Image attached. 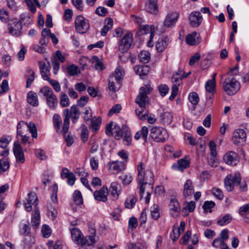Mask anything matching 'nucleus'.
I'll use <instances>...</instances> for the list:
<instances>
[{"label": "nucleus", "instance_id": "obj_52", "mask_svg": "<svg viewBox=\"0 0 249 249\" xmlns=\"http://www.w3.org/2000/svg\"><path fill=\"white\" fill-rule=\"evenodd\" d=\"M60 104L63 107H67L70 105V101L68 96L64 92L60 95Z\"/></svg>", "mask_w": 249, "mask_h": 249}, {"label": "nucleus", "instance_id": "obj_24", "mask_svg": "<svg viewBox=\"0 0 249 249\" xmlns=\"http://www.w3.org/2000/svg\"><path fill=\"white\" fill-rule=\"evenodd\" d=\"M169 208L171 215L174 217H177L180 212V207L179 202L177 199H172L169 204Z\"/></svg>", "mask_w": 249, "mask_h": 249}, {"label": "nucleus", "instance_id": "obj_7", "mask_svg": "<svg viewBox=\"0 0 249 249\" xmlns=\"http://www.w3.org/2000/svg\"><path fill=\"white\" fill-rule=\"evenodd\" d=\"M241 180V177L240 173L236 172L234 175L229 174L225 178V186L228 191L231 192L234 186L239 184Z\"/></svg>", "mask_w": 249, "mask_h": 249}, {"label": "nucleus", "instance_id": "obj_63", "mask_svg": "<svg viewBox=\"0 0 249 249\" xmlns=\"http://www.w3.org/2000/svg\"><path fill=\"white\" fill-rule=\"evenodd\" d=\"M183 78V76H178V75H173L171 80L173 83V86H176L178 87L182 83V80Z\"/></svg>", "mask_w": 249, "mask_h": 249}, {"label": "nucleus", "instance_id": "obj_61", "mask_svg": "<svg viewBox=\"0 0 249 249\" xmlns=\"http://www.w3.org/2000/svg\"><path fill=\"white\" fill-rule=\"evenodd\" d=\"M124 73V71L122 68L119 66L114 71V75L112 76H113L116 79L121 82Z\"/></svg>", "mask_w": 249, "mask_h": 249}, {"label": "nucleus", "instance_id": "obj_25", "mask_svg": "<svg viewBox=\"0 0 249 249\" xmlns=\"http://www.w3.org/2000/svg\"><path fill=\"white\" fill-rule=\"evenodd\" d=\"M169 43V39L167 37H162L157 40L156 43V50L158 53L162 52Z\"/></svg>", "mask_w": 249, "mask_h": 249}, {"label": "nucleus", "instance_id": "obj_6", "mask_svg": "<svg viewBox=\"0 0 249 249\" xmlns=\"http://www.w3.org/2000/svg\"><path fill=\"white\" fill-rule=\"evenodd\" d=\"M150 136L158 142H164L169 138L167 130L160 126H153L150 129Z\"/></svg>", "mask_w": 249, "mask_h": 249}, {"label": "nucleus", "instance_id": "obj_47", "mask_svg": "<svg viewBox=\"0 0 249 249\" xmlns=\"http://www.w3.org/2000/svg\"><path fill=\"white\" fill-rule=\"evenodd\" d=\"M150 212L151 217L153 219L157 220L160 217V214L159 212V206L157 204H154L151 207Z\"/></svg>", "mask_w": 249, "mask_h": 249}, {"label": "nucleus", "instance_id": "obj_8", "mask_svg": "<svg viewBox=\"0 0 249 249\" xmlns=\"http://www.w3.org/2000/svg\"><path fill=\"white\" fill-rule=\"evenodd\" d=\"M74 23L76 31L79 34L86 33L89 28L88 20L80 15L76 17Z\"/></svg>", "mask_w": 249, "mask_h": 249}, {"label": "nucleus", "instance_id": "obj_46", "mask_svg": "<svg viewBox=\"0 0 249 249\" xmlns=\"http://www.w3.org/2000/svg\"><path fill=\"white\" fill-rule=\"evenodd\" d=\"M27 81L26 87L27 88L30 87L32 83L35 80V72L32 70H28L27 71Z\"/></svg>", "mask_w": 249, "mask_h": 249}, {"label": "nucleus", "instance_id": "obj_39", "mask_svg": "<svg viewBox=\"0 0 249 249\" xmlns=\"http://www.w3.org/2000/svg\"><path fill=\"white\" fill-rule=\"evenodd\" d=\"M109 192L115 199H117L120 194L119 185L116 182H112L110 185Z\"/></svg>", "mask_w": 249, "mask_h": 249}, {"label": "nucleus", "instance_id": "obj_2", "mask_svg": "<svg viewBox=\"0 0 249 249\" xmlns=\"http://www.w3.org/2000/svg\"><path fill=\"white\" fill-rule=\"evenodd\" d=\"M137 169L138 171L137 179L140 189V196L142 198L145 191V186L149 183L152 184L154 175L152 171L148 168L146 164L142 162L138 163Z\"/></svg>", "mask_w": 249, "mask_h": 249}, {"label": "nucleus", "instance_id": "obj_40", "mask_svg": "<svg viewBox=\"0 0 249 249\" xmlns=\"http://www.w3.org/2000/svg\"><path fill=\"white\" fill-rule=\"evenodd\" d=\"M46 102L47 105L52 110L55 109L58 105V100L54 94L48 97L46 99Z\"/></svg>", "mask_w": 249, "mask_h": 249}, {"label": "nucleus", "instance_id": "obj_56", "mask_svg": "<svg viewBox=\"0 0 249 249\" xmlns=\"http://www.w3.org/2000/svg\"><path fill=\"white\" fill-rule=\"evenodd\" d=\"M93 117L90 108L89 107H85L83 112V118L84 120L87 122Z\"/></svg>", "mask_w": 249, "mask_h": 249}, {"label": "nucleus", "instance_id": "obj_27", "mask_svg": "<svg viewBox=\"0 0 249 249\" xmlns=\"http://www.w3.org/2000/svg\"><path fill=\"white\" fill-rule=\"evenodd\" d=\"M194 193V187L192 181L187 179L184 184L183 195L185 196H191Z\"/></svg>", "mask_w": 249, "mask_h": 249}, {"label": "nucleus", "instance_id": "obj_15", "mask_svg": "<svg viewBox=\"0 0 249 249\" xmlns=\"http://www.w3.org/2000/svg\"><path fill=\"white\" fill-rule=\"evenodd\" d=\"M147 34H150V39L148 42V46H150L154 36V26L153 25L149 26L148 25L142 26L136 33L138 36H142Z\"/></svg>", "mask_w": 249, "mask_h": 249}, {"label": "nucleus", "instance_id": "obj_23", "mask_svg": "<svg viewBox=\"0 0 249 249\" xmlns=\"http://www.w3.org/2000/svg\"><path fill=\"white\" fill-rule=\"evenodd\" d=\"M39 70L42 78L47 81H49L51 78H50V63L48 62L47 65L45 62H40Z\"/></svg>", "mask_w": 249, "mask_h": 249}, {"label": "nucleus", "instance_id": "obj_1", "mask_svg": "<svg viewBox=\"0 0 249 249\" xmlns=\"http://www.w3.org/2000/svg\"><path fill=\"white\" fill-rule=\"evenodd\" d=\"M152 89L150 85H145L141 87L135 101L139 107L136 109L137 115L142 120L147 119V122L150 124L155 123L157 120L154 114H150L148 115V111L145 109L146 103L148 99L147 95L151 93Z\"/></svg>", "mask_w": 249, "mask_h": 249}, {"label": "nucleus", "instance_id": "obj_64", "mask_svg": "<svg viewBox=\"0 0 249 249\" xmlns=\"http://www.w3.org/2000/svg\"><path fill=\"white\" fill-rule=\"evenodd\" d=\"M136 202V198L134 197H131L126 199L125 202V206L126 208L132 209L134 207Z\"/></svg>", "mask_w": 249, "mask_h": 249}, {"label": "nucleus", "instance_id": "obj_21", "mask_svg": "<svg viewBox=\"0 0 249 249\" xmlns=\"http://www.w3.org/2000/svg\"><path fill=\"white\" fill-rule=\"evenodd\" d=\"M186 42L189 45H196L201 41L200 34L196 32H193L186 36Z\"/></svg>", "mask_w": 249, "mask_h": 249}, {"label": "nucleus", "instance_id": "obj_58", "mask_svg": "<svg viewBox=\"0 0 249 249\" xmlns=\"http://www.w3.org/2000/svg\"><path fill=\"white\" fill-rule=\"evenodd\" d=\"M11 140L12 138L9 136L1 138L0 139V147L6 149Z\"/></svg>", "mask_w": 249, "mask_h": 249}, {"label": "nucleus", "instance_id": "obj_45", "mask_svg": "<svg viewBox=\"0 0 249 249\" xmlns=\"http://www.w3.org/2000/svg\"><path fill=\"white\" fill-rule=\"evenodd\" d=\"M80 130L81 140L84 142H85L89 138V133L88 128L84 124H82L80 126Z\"/></svg>", "mask_w": 249, "mask_h": 249}, {"label": "nucleus", "instance_id": "obj_54", "mask_svg": "<svg viewBox=\"0 0 249 249\" xmlns=\"http://www.w3.org/2000/svg\"><path fill=\"white\" fill-rule=\"evenodd\" d=\"M114 131H113L112 135H114V137L116 140H120L122 138L123 132L120 129L119 126L115 124L113 127Z\"/></svg>", "mask_w": 249, "mask_h": 249}, {"label": "nucleus", "instance_id": "obj_37", "mask_svg": "<svg viewBox=\"0 0 249 249\" xmlns=\"http://www.w3.org/2000/svg\"><path fill=\"white\" fill-rule=\"evenodd\" d=\"M146 9L148 12L151 14H156L158 12L157 0H149Z\"/></svg>", "mask_w": 249, "mask_h": 249}, {"label": "nucleus", "instance_id": "obj_32", "mask_svg": "<svg viewBox=\"0 0 249 249\" xmlns=\"http://www.w3.org/2000/svg\"><path fill=\"white\" fill-rule=\"evenodd\" d=\"M173 116L171 113L165 112L160 115V121L163 124H170L173 121Z\"/></svg>", "mask_w": 249, "mask_h": 249}, {"label": "nucleus", "instance_id": "obj_44", "mask_svg": "<svg viewBox=\"0 0 249 249\" xmlns=\"http://www.w3.org/2000/svg\"><path fill=\"white\" fill-rule=\"evenodd\" d=\"M67 71L70 76L77 75L80 73L79 67L74 64L68 66L67 68Z\"/></svg>", "mask_w": 249, "mask_h": 249}, {"label": "nucleus", "instance_id": "obj_17", "mask_svg": "<svg viewBox=\"0 0 249 249\" xmlns=\"http://www.w3.org/2000/svg\"><path fill=\"white\" fill-rule=\"evenodd\" d=\"M246 133L242 129L235 130L232 137V142L235 145H239L241 142H245L246 140Z\"/></svg>", "mask_w": 249, "mask_h": 249}, {"label": "nucleus", "instance_id": "obj_38", "mask_svg": "<svg viewBox=\"0 0 249 249\" xmlns=\"http://www.w3.org/2000/svg\"><path fill=\"white\" fill-rule=\"evenodd\" d=\"M134 71L140 76L146 75L149 71V67L147 65L136 66Z\"/></svg>", "mask_w": 249, "mask_h": 249}, {"label": "nucleus", "instance_id": "obj_55", "mask_svg": "<svg viewBox=\"0 0 249 249\" xmlns=\"http://www.w3.org/2000/svg\"><path fill=\"white\" fill-rule=\"evenodd\" d=\"M146 244L141 242L130 243L127 246V249H146Z\"/></svg>", "mask_w": 249, "mask_h": 249}, {"label": "nucleus", "instance_id": "obj_31", "mask_svg": "<svg viewBox=\"0 0 249 249\" xmlns=\"http://www.w3.org/2000/svg\"><path fill=\"white\" fill-rule=\"evenodd\" d=\"M27 101L31 105L37 107L38 105V97L36 94L33 91H30L27 95Z\"/></svg>", "mask_w": 249, "mask_h": 249}, {"label": "nucleus", "instance_id": "obj_43", "mask_svg": "<svg viewBox=\"0 0 249 249\" xmlns=\"http://www.w3.org/2000/svg\"><path fill=\"white\" fill-rule=\"evenodd\" d=\"M232 219V217L230 214H227L219 219L217 221V223L220 226L227 225L231 222Z\"/></svg>", "mask_w": 249, "mask_h": 249}, {"label": "nucleus", "instance_id": "obj_4", "mask_svg": "<svg viewBox=\"0 0 249 249\" xmlns=\"http://www.w3.org/2000/svg\"><path fill=\"white\" fill-rule=\"evenodd\" d=\"M80 110L78 107L75 105H72L70 109L67 108L63 111V123L61 133L66 134L69 130L70 127V119L72 123L76 124L79 119Z\"/></svg>", "mask_w": 249, "mask_h": 249}, {"label": "nucleus", "instance_id": "obj_12", "mask_svg": "<svg viewBox=\"0 0 249 249\" xmlns=\"http://www.w3.org/2000/svg\"><path fill=\"white\" fill-rule=\"evenodd\" d=\"M22 25L18 22L17 18H12L11 22L8 24L9 33L13 35L18 36L21 34Z\"/></svg>", "mask_w": 249, "mask_h": 249}, {"label": "nucleus", "instance_id": "obj_9", "mask_svg": "<svg viewBox=\"0 0 249 249\" xmlns=\"http://www.w3.org/2000/svg\"><path fill=\"white\" fill-rule=\"evenodd\" d=\"M31 232V229L29 226V223L27 222L26 223H21L19 228V232L23 235L27 236L24 239V242L27 246L30 247L34 243V238L30 235H29Z\"/></svg>", "mask_w": 249, "mask_h": 249}, {"label": "nucleus", "instance_id": "obj_20", "mask_svg": "<svg viewBox=\"0 0 249 249\" xmlns=\"http://www.w3.org/2000/svg\"><path fill=\"white\" fill-rule=\"evenodd\" d=\"M189 160L185 159H181L178 160L177 163H174L172 166L173 170L183 172L184 170L190 166Z\"/></svg>", "mask_w": 249, "mask_h": 249}, {"label": "nucleus", "instance_id": "obj_22", "mask_svg": "<svg viewBox=\"0 0 249 249\" xmlns=\"http://www.w3.org/2000/svg\"><path fill=\"white\" fill-rule=\"evenodd\" d=\"M108 189L107 187L103 186L98 191H95L94 192L93 196L94 198L98 201L106 202L107 198Z\"/></svg>", "mask_w": 249, "mask_h": 249}, {"label": "nucleus", "instance_id": "obj_48", "mask_svg": "<svg viewBox=\"0 0 249 249\" xmlns=\"http://www.w3.org/2000/svg\"><path fill=\"white\" fill-rule=\"evenodd\" d=\"M0 19L3 22L10 23L11 22V18H10L9 12L4 9L0 10Z\"/></svg>", "mask_w": 249, "mask_h": 249}, {"label": "nucleus", "instance_id": "obj_59", "mask_svg": "<svg viewBox=\"0 0 249 249\" xmlns=\"http://www.w3.org/2000/svg\"><path fill=\"white\" fill-rule=\"evenodd\" d=\"M215 204L212 201H206L203 205V208L205 212H212V209L214 208Z\"/></svg>", "mask_w": 249, "mask_h": 249}, {"label": "nucleus", "instance_id": "obj_11", "mask_svg": "<svg viewBox=\"0 0 249 249\" xmlns=\"http://www.w3.org/2000/svg\"><path fill=\"white\" fill-rule=\"evenodd\" d=\"M133 42V35L131 33L125 34L122 39L119 45V50L122 53L127 51Z\"/></svg>", "mask_w": 249, "mask_h": 249}, {"label": "nucleus", "instance_id": "obj_29", "mask_svg": "<svg viewBox=\"0 0 249 249\" xmlns=\"http://www.w3.org/2000/svg\"><path fill=\"white\" fill-rule=\"evenodd\" d=\"M148 133V129L145 126H143L142 127L141 130L138 131L135 136L134 139L138 141L140 139H142L143 140L144 142H147V136Z\"/></svg>", "mask_w": 249, "mask_h": 249}, {"label": "nucleus", "instance_id": "obj_28", "mask_svg": "<svg viewBox=\"0 0 249 249\" xmlns=\"http://www.w3.org/2000/svg\"><path fill=\"white\" fill-rule=\"evenodd\" d=\"M53 126L57 133H61L63 124L61 116L58 114H54L53 118Z\"/></svg>", "mask_w": 249, "mask_h": 249}, {"label": "nucleus", "instance_id": "obj_51", "mask_svg": "<svg viewBox=\"0 0 249 249\" xmlns=\"http://www.w3.org/2000/svg\"><path fill=\"white\" fill-rule=\"evenodd\" d=\"M139 57L141 62L146 63L150 59V53L147 51H142L139 54Z\"/></svg>", "mask_w": 249, "mask_h": 249}, {"label": "nucleus", "instance_id": "obj_18", "mask_svg": "<svg viewBox=\"0 0 249 249\" xmlns=\"http://www.w3.org/2000/svg\"><path fill=\"white\" fill-rule=\"evenodd\" d=\"M202 17L199 12L193 11L189 17V24L193 27H198L202 21Z\"/></svg>", "mask_w": 249, "mask_h": 249}, {"label": "nucleus", "instance_id": "obj_50", "mask_svg": "<svg viewBox=\"0 0 249 249\" xmlns=\"http://www.w3.org/2000/svg\"><path fill=\"white\" fill-rule=\"evenodd\" d=\"M73 199L74 202L77 205H81L83 203V199L81 193L78 190H75L73 195Z\"/></svg>", "mask_w": 249, "mask_h": 249}, {"label": "nucleus", "instance_id": "obj_41", "mask_svg": "<svg viewBox=\"0 0 249 249\" xmlns=\"http://www.w3.org/2000/svg\"><path fill=\"white\" fill-rule=\"evenodd\" d=\"M71 235L72 239L75 243L77 244L80 241L82 238V233L78 229L73 228L71 231Z\"/></svg>", "mask_w": 249, "mask_h": 249}, {"label": "nucleus", "instance_id": "obj_42", "mask_svg": "<svg viewBox=\"0 0 249 249\" xmlns=\"http://www.w3.org/2000/svg\"><path fill=\"white\" fill-rule=\"evenodd\" d=\"M27 127L30 131V132L32 134V137L33 138H36L37 137V129L36 127V126L35 124L30 122L29 123H27L26 124H25L23 128Z\"/></svg>", "mask_w": 249, "mask_h": 249}, {"label": "nucleus", "instance_id": "obj_30", "mask_svg": "<svg viewBox=\"0 0 249 249\" xmlns=\"http://www.w3.org/2000/svg\"><path fill=\"white\" fill-rule=\"evenodd\" d=\"M121 86V81L116 79L113 76H110L109 78L108 87L110 90L114 93L118 90Z\"/></svg>", "mask_w": 249, "mask_h": 249}, {"label": "nucleus", "instance_id": "obj_5", "mask_svg": "<svg viewBox=\"0 0 249 249\" xmlns=\"http://www.w3.org/2000/svg\"><path fill=\"white\" fill-rule=\"evenodd\" d=\"M223 87L227 94L233 95L240 89V84L234 77H229L225 79L223 83Z\"/></svg>", "mask_w": 249, "mask_h": 249}, {"label": "nucleus", "instance_id": "obj_26", "mask_svg": "<svg viewBox=\"0 0 249 249\" xmlns=\"http://www.w3.org/2000/svg\"><path fill=\"white\" fill-rule=\"evenodd\" d=\"M95 243V239L93 236L89 235L85 237H82L80 241L78 244H80L81 247L84 249H88V247L92 246Z\"/></svg>", "mask_w": 249, "mask_h": 249}, {"label": "nucleus", "instance_id": "obj_62", "mask_svg": "<svg viewBox=\"0 0 249 249\" xmlns=\"http://www.w3.org/2000/svg\"><path fill=\"white\" fill-rule=\"evenodd\" d=\"M7 5L14 13H16L18 10V6L14 0H7Z\"/></svg>", "mask_w": 249, "mask_h": 249}, {"label": "nucleus", "instance_id": "obj_53", "mask_svg": "<svg viewBox=\"0 0 249 249\" xmlns=\"http://www.w3.org/2000/svg\"><path fill=\"white\" fill-rule=\"evenodd\" d=\"M188 99L190 102L193 105H197L199 101V96L195 92H192L189 94Z\"/></svg>", "mask_w": 249, "mask_h": 249}, {"label": "nucleus", "instance_id": "obj_16", "mask_svg": "<svg viewBox=\"0 0 249 249\" xmlns=\"http://www.w3.org/2000/svg\"><path fill=\"white\" fill-rule=\"evenodd\" d=\"M179 15L178 13L175 12L167 14L163 23L164 27L169 28L175 26L178 18Z\"/></svg>", "mask_w": 249, "mask_h": 249}, {"label": "nucleus", "instance_id": "obj_34", "mask_svg": "<svg viewBox=\"0 0 249 249\" xmlns=\"http://www.w3.org/2000/svg\"><path fill=\"white\" fill-rule=\"evenodd\" d=\"M216 75V73H214L213 75V78L212 79H210L207 81L205 84V87L206 90L210 93L213 92L215 90V76Z\"/></svg>", "mask_w": 249, "mask_h": 249}, {"label": "nucleus", "instance_id": "obj_60", "mask_svg": "<svg viewBox=\"0 0 249 249\" xmlns=\"http://www.w3.org/2000/svg\"><path fill=\"white\" fill-rule=\"evenodd\" d=\"M39 92L42 93L46 99L54 94L52 89L48 86L41 88Z\"/></svg>", "mask_w": 249, "mask_h": 249}, {"label": "nucleus", "instance_id": "obj_19", "mask_svg": "<svg viewBox=\"0 0 249 249\" xmlns=\"http://www.w3.org/2000/svg\"><path fill=\"white\" fill-rule=\"evenodd\" d=\"M26 124V122L24 121H20L17 125V136H20L21 137V143L26 145L27 143L28 144L29 146L32 144V142L29 141L30 137L26 135H23L24 132L22 131L24 126Z\"/></svg>", "mask_w": 249, "mask_h": 249}, {"label": "nucleus", "instance_id": "obj_3", "mask_svg": "<svg viewBox=\"0 0 249 249\" xmlns=\"http://www.w3.org/2000/svg\"><path fill=\"white\" fill-rule=\"evenodd\" d=\"M37 204L38 199L35 193L31 192L29 193L26 202L24 203L26 210L28 212H31L33 209L32 206L36 208ZM40 223V213L39 210L36 208L32 215L31 223L33 226L36 228L39 225Z\"/></svg>", "mask_w": 249, "mask_h": 249}, {"label": "nucleus", "instance_id": "obj_36", "mask_svg": "<svg viewBox=\"0 0 249 249\" xmlns=\"http://www.w3.org/2000/svg\"><path fill=\"white\" fill-rule=\"evenodd\" d=\"M22 25H29L32 23V19L29 13H24L20 15L19 19L18 21Z\"/></svg>", "mask_w": 249, "mask_h": 249}, {"label": "nucleus", "instance_id": "obj_49", "mask_svg": "<svg viewBox=\"0 0 249 249\" xmlns=\"http://www.w3.org/2000/svg\"><path fill=\"white\" fill-rule=\"evenodd\" d=\"M9 167L10 163L8 159L3 158L0 160V174L7 171Z\"/></svg>", "mask_w": 249, "mask_h": 249}, {"label": "nucleus", "instance_id": "obj_57", "mask_svg": "<svg viewBox=\"0 0 249 249\" xmlns=\"http://www.w3.org/2000/svg\"><path fill=\"white\" fill-rule=\"evenodd\" d=\"M58 186L56 184H53L51 187V198L53 202L57 201Z\"/></svg>", "mask_w": 249, "mask_h": 249}, {"label": "nucleus", "instance_id": "obj_13", "mask_svg": "<svg viewBox=\"0 0 249 249\" xmlns=\"http://www.w3.org/2000/svg\"><path fill=\"white\" fill-rule=\"evenodd\" d=\"M223 160L229 165L235 166L239 162V158L236 152L233 151H229L224 155Z\"/></svg>", "mask_w": 249, "mask_h": 249}, {"label": "nucleus", "instance_id": "obj_14", "mask_svg": "<svg viewBox=\"0 0 249 249\" xmlns=\"http://www.w3.org/2000/svg\"><path fill=\"white\" fill-rule=\"evenodd\" d=\"M13 151L17 162L23 163L25 162L24 154L23 148L18 142H15Z\"/></svg>", "mask_w": 249, "mask_h": 249}, {"label": "nucleus", "instance_id": "obj_35", "mask_svg": "<svg viewBox=\"0 0 249 249\" xmlns=\"http://www.w3.org/2000/svg\"><path fill=\"white\" fill-rule=\"evenodd\" d=\"M113 26V20L112 18H108L105 20V25L101 31V35L105 36L107 32L110 30Z\"/></svg>", "mask_w": 249, "mask_h": 249}, {"label": "nucleus", "instance_id": "obj_10", "mask_svg": "<svg viewBox=\"0 0 249 249\" xmlns=\"http://www.w3.org/2000/svg\"><path fill=\"white\" fill-rule=\"evenodd\" d=\"M108 171L113 174H118L125 169V165L122 161H111L107 164Z\"/></svg>", "mask_w": 249, "mask_h": 249}, {"label": "nucleus", "instance_id": "obj_33", "mask_svg": "<svg viewBox=\"0 0 249 249\" xmlns=\"http://www.w3.org/2000/svg\"><path fill=\"white\" fill-rule=\"evenodd\" d=\"M91 124H90V127L91 128L93 132L97 131L100 126L101 124L102 119L100 117H93L90 120Z\"/></svg>", "mask_w": 249, "mask_h": 249}]
</instances>
